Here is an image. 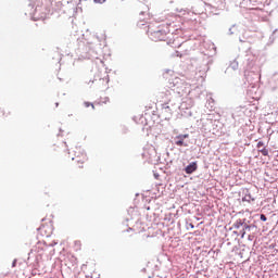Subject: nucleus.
I'll return each instance as SVG.
<instances>
[{
	"instance_id": "f257e3e1",
	"label": "nucleus",
	"mask_w": 278,
	"mask_h": 278,
	"mask_svg": "<svg viewBox=\"0 0 278 278\" xmlns=\"http://www.w3.org/2000/svg\"><path fill=\"white\" fill-rule=\"evenodd\" d=\"M168 34H170L168 24L160 25L155 30H149V36L154 42H166L168 40Z\"/></svg>"
},
{
	"instance_id": "f03ea898",
	"label": "nucleus",
	"mask_w": 278,
	"mask_h": 278,
	"mask_svg": "<svg viewBox=\"0 0 278 278\" xmlns=\"http://www.w3.org/2000/svg\"><path fill=\"white\" fill-rule=\"evenodd\" d=\"M72 160L73 162H77L78 164L81 162V160L83 162H88V155L81 147H76Z\"/></svg>"
},
{
	"instance_id": "7ed1b4c3",
	"label": "nucleus",
	"mask_w": 278,
	"mask_h": 278,
	"mask_svg": "<svg viewBox=\"0 0 278 278\" xmlns=\"http://www.w3.org/2000/svg\"><path fill=\"white\" fill-rule=\"evenodd\" d=\"M186 138H190V135H178L174 138V142L176 147H188V143H186Z\"/></svg>"
},
{
	"instance_id": "20e7f679",
	"label": "nucleus",
	"mask_w": 278,
	"mask_h": 278,
	"mask_svg": "<svg viewBox=\"0 0 278 278\" xmlns=\"http://www.w3.org/2000/svg\"><path fill=\"white\" fill-rule=\"evenodd\" d=\"M256 148L258 149V153H262V155L268 156V149L264 147V141H258L256 144Z\"/></svg>"
},
{
	"instance_id": "39448f33",
	"label": "nucleus",
	"mask_w": 278,
	"mask_h": 278,
	"mask_svg": "<svg viewBox=\"0 0 278 278\" xmlns=\"http://www.w3.org/2000/svg\"><path fill=\"white\" fill-rule=\"evenodd\" d=\"M194 170H197V164L193 162L191 164H189L185 172L187 173V175H192V173H194Z\"/></svg>"
},
{
	"instance_id": "423d86ee",
	"label": "nucleus",
	"mask_w": 278,
	"mask_h": 278,
	"mask_svg": "<svg viewBox=\"0 0 278 278\" xmlns=\"http://www.w3.org/2000/svg\"><path fill=\"white\" fill-rule=\"evenodd\" d=\"M84 164H86V161H84V160H81L79 163L76 162L75 170L77 173H81V170H84Z\"/></svg>"
},
{
	"instance_id": "0eeeda50",
	"label": "nucleus",
	"mask_w": 278,
	"mask_h": 278,
	"mask_svg": "<svg viewBox=\"0 0 278 278\" xmlns=\"http://www.w3.org/2000/svg\"><path fill=\"white\" fill-rule=\"evenodd\" d=\"M39 231H40L41 233L45 231V232H46L45 236H46L47 238H49V236H51V230L47 232V229H46L45 226L39 227Z\"/></svg>"
},
{
	"instance_id": "6e6552de",
	"label": "nucleus",
	"mask_w": 278,
	"mask_h": 278,
	"mask_svg": "<svg viewBox=\"0 0 278 278\" xmlns=\"http://www.w3.org/2000/svg\"><path fill=\"white\" fill-rule=\"evenodd\" d=\"M1 116L8 118V116H10V111L5 112V110L0 109V118Z\"/></svg>"
},
{
	"instance_id": "1a4fd4ad",
	"label": "nucleus",
	"mask_w": 278,
	"mask_h": 278,
	"mask_svg": "<svg viewBox=\"0 0 278 278\" xmlns=\"http://www.w3.org/2000/svg\"><path fill=\"white\" fill-rule=\"evenodd\" d=\"M85 108H92V110H94V104L90 103V102H85L84 103Z\"/></svg>"
},
{
	"instance_id": "9d476101",
	"label": "nucleus",
	"mask_w": 278,
	"mask_h": 278,
	"mask_svg": "<svg viewBox=\"0 0 278 278\" xmlns=\"http://www.w3.org/2000/svg\"><path fill=\"white\" fill-rule=\"evenodd\" d=\"M261 220H263V223H266V220H267L266 215L262 214L261 215Z\"/></svg>"
},
{
	"instance_id": "9b49d317",
	"label": "nucleus",
	"mask_w": 278,
	"mask_h": 278,
	"mask_svg": "<svg viewBox=\"0 0 278 278\" xmlns=\"http://www.w3.org/2000/svg\"><path fill=\"white\" fill-rule=\"evenodd\" d=\"M16 266V261H13L12 267L14 268Z\"/></svg>"
},
{
	"instance_id": "f8f14e48",
	"label": "nucleus",
	"mask_w": 278,
	"mask_h": 278,
	"mask_svg": "<svg viewBox=\"0 0 278 278\" xmlns=\"http://www.w3.org/2000/svg\"><path fill=\"white\" fill-rule=\"evenodd\" d=\"M94 3H101V0H93Z\"/></svg>"
},
{
	"instance_id": "ddd939ff",
	"label": "nucleus",
	"mask_w": 278,
	"mask_h": 278,
	"mask_svg": "<svg viewBox=\"0 0 278 278\" xmlns=\"http://www.w3.org/2000/svg\"><path fill=\"white\" fill-rule=\"evenodd\" d=\"M244 233H245V232L243 231V233H242L241 238H244Z\"/></svg>"
},
{
	"instance_id": "4468645a",
	"label": "nucleus",
	"mask_w": 278,
	"mask_h": 278,
	"mask_svg": "<svg viewBox=\"0 0 278 278\" xmlns=\"http://www.w3.org/2000/svg\"><path fill=\"white\" fill-rule=\"evenodd\" d=\"M245 229H249V226H245Z\"/></svg>"
},
{
	"instance_id": "2eb2a0df",
	"label": "nucleus",
	"mask_w": 278,
	"mask_h": 278,
	"mask_svg": "<svg viewBox=\"0 0 278 278\" xmlns=\"http://www.w3.org/2000/svg\"><path fill=\"white\" fill-rule=\"evenodd\" d=\"M191 227H192V229L194 228V226H193V225H191Z\"/></svg>"
}]
</instances>
